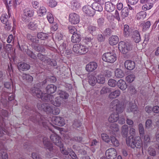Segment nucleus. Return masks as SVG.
I'll use <instances>...</instances> for the list:
<instances>
[{"label": "nucleus", "instance_id": "nucleus-1", "mask_svg": "<svg viewBox=\"0 0 159 159\" xmlns=\"http://www.w3.org/2000/svg\"><path fill=\"white\" fill-rule=\"evenodd\" d=\"M110 108L111 111H115L116 113L112 114L109 117L108 120L110 122H116L119 118V114L122 113L124 110L123 106L118 100L116 99L111 102Z\"/></svg>", "mask_w": 159, "mask_h": 159}, {"label": "nucleus", "instance_id": "nucleus-2", "mask_svg": "<svg viewBox=\"0 0 159 159\" xmlns=\"http://www.w3.org/2000/svg\"><path fill=\"white\" fill-rule=\"evenodd\" d=\"M33 95L40 98L43 101L51 102L54 98L53 95L48 93H43L37 87H34L32 90Z\"/></svg>", "mask_w": 159, "mask_h": 159}, {"label": "nucleus", "instance_id": "nucleus-3", "mask_svg": "<svg viewBox=\"0 0 159 159\" xmlns=\"http://www.w3.org/2000/svg\"><path fill=\"white\" fill-rule=\"evenodd\" d=\"M32 114L30 117V120L34 123L45 127L47 125V121L42 115L37 112L34 111L31 112Z\"/></svg>", "mask_w": 159, "mask_h": 159}, {"label": "nucleus", "instance_id": "nucleus-4", "mask_svg": "<svg viewBox=\"0 0 159 159\" xmlns=\"http://www.w3.org/2000/svg\"><path fill=\"white\" fill-rule=\"evenodd\" d=\"M133 45L128 42L121 41L119 43L118 48L122 53L126 54L132 50Z\"/></svg>", "mask_w": 159, "mask_h": 159}, {"label": "nucleus", "instance_id": "nucleus-5", "mask_svg": "<svg viewBox=\"0 0 159 159\" xmlns=\"http://www.w3.org/2000/svg\"><path fill=\"white\" fill-rule=\"evenodd\" d=\"M132 139H130L128 142L126 140L127 143L132 148H140L143 145V143L140 138L138 136L135 137L134 138L132 137Z\"/></svg>", "mask_w": 159, "mask_h": 159}, {"label": "nucleus", "instance_id": "nucleus-6", "mask_svg": "<svg viewBox=\"0 0 159 159\" xmlns=\"http://www.w3.org/2000/svg\"><path fill=\"white\" fill-rule=\"evenodd\" d=\"M73 50L77 54L83 55L88 52L89 48L80 44H76L74 45Z\"/></svg>", "mask_w": 159, "mask_h": 159}, {"label": "nucleus", "instance_id": "nucleus-7", "mask_svg": "<svg viewBox=\"0 0 159 159\" xmlns=\"http://www.w3.org/2000/svg\"><path fill=\"white\" fill-rule=\"evenodd\" d=\"M102 59L105 62L113 63L116 60V55L111 52H106L102 55Z\"/></svg>", "mask_w": 159, "mask_h": 159}, {"label": "nucleus", "instance_id": "nucleus-8", "mask_svg": "<svg viewBox=\"0 0 159 159\" xmlns=\"http://www.w3.org/2000/svg\"><path fill=\"white\" fill-rule=\"evenodd\" d=\"M37 107L39 110H43L48 113H51L52 110L53 106L48 103H38Z\"/></svg>", "mask_w": 159, "mask_h": 159}, {"label": "nucleus", "instance_id": "nucleus-9", "mask_svg": "<svg viewBox=\"0 0 159 159\" xmlns=\"http://www.w3.org/2000/svg\"><path fill=\"white\" fill-rule=\"evenodd\" d=\"M39 139L40 141H43L45 148L48 149L50 151L53 150V145L50 142L49 139L48 138L45 137H40Z\"/></svg>", "mask_w": 159, "mask_h": 159}, {"label": "nucleus", "instance_id": "nucleus-10", "mask_svg": "<svg viewBox=\"0 0 159 159\" xmlns=\"http://www.w3.org/2000/svg\"><path fill=\"white\" fill-rule=\"evenodd\" d=\"M50 139L55 145L58 147H62L63 143L61 138L58 135L56 134H52L50 135Z\"/></svg>", "mask_w": 159, "mask_h": 159}, {"label": "nucleus", "instance_id": "nucleus-11", "mask_svg": "<svg viewBox=\"0 0 159 159\" xmlns=\"http://www.w3.org/2000/svg\"><path fill=\"white\" fill-rule=\"evenodd\" d=\"M106 156L107 159H115L117 156L116 150L114 148H110L106 152Z\"/></svg>", "mask_w": 159, "mask_h": 159}, {"label": "nucleus", "instance_id": "nucleus-12", "mask_svg": "<svg viewBox=\"0 0 159 159\" xmlns=\"http://www.w3.org/2000/svg\"><path fill=\"white\" fill-rule=\"evenodd\" d=\"M82 10L85 14L90 16H93L95 14V12L93 10L92 6L91 7L86 5L83 7Z\"/></svg>", "mask_w": 159, "mask_h": 159}, {"label": "nucleus", "instance_id": "nucleus-13", "mask_svg": "<svg viewBox=\"0 0 159 159\" xmlns=\"http://www.w3.org/2000/svg\"><path fill=\"white\" fill-rule=\"evenodd\" d=\"M69 21L72 24H76L80 21V17L78 15L75 13H73L70 14L69 16Z\"/></svg>", "mask_w": 159, "mask_h": 159}, {"label": "nucleus", "instance_id": "nucleus-14", "mask_svg": "<svg viewBox=\"0 0 159 159\" xmlns=\"http://www.w3.org/2000/svg\"><path fill=\"white\" fill-rule=\"evenodd\" d=\"M52 122L55 125L62 126L64 125L65 121L64 118L59 116H56L52 119Z\"/></svg>", "mask_w": 159, "mask_h": 159}, {"label": "nucleus", "instance_id": "nucleus-15", "mask_svg": "<svg viewBox=\"0 0 159 159\" xmlns=\"http://www.w3.org/2000/svg\"><path fill=\"white\" fill-rule=\"evenodd\" d=\"M98 67L97 63L94 61L89 62L87 64L86 66V70L87 71L91 72L95 70Z\"/></svg>", "mask_w": 159, "mask_h": 159}, {"label": "nucleus", "instance_id": "nucleus-16", "mask_svg": "<svg viewBox=\"0 0 159 159\" xmlns=\"http://www.w3.org/2000/svg\"><path fill=\"white\" fill-rule=\"evenodd\" d=\"M82 35L79 31H77L76 33L73 34L71 37V41L73 43H79L81 40Z\"/></svg>", "mask_w": 159, "mask_h": 159}, {"label": "nucleus", "instance_id": "nucleus-17", "mask_svg": "<svg viewBox=\"0 0 159 159\" xmlns=\"http://www.w3.org/2000/svg\"><path fill=\"white\" fill-rule=\"evenodd\" d=\"M125 68L128 70H131L135 67V63L134 61L130 60H127L124 63Z\"/></svg>", "mask_w": 159, "mask_h": 159}, {"label": "nucleus", "instance_id": "nucleus-18", "mask_svg": "<svg viewBox=\"0 0 159 159\" xmlns=\"http://www.w3.org/2000/svg\"><path fill=\"white\" fill-rule=\"evenodd\" d=\"M133 30L130 28L128 25H125L124 26L123 34L124 36L127 37L132 34Z\"/></svg>", "mask_w": 159, "mask_h": 159}, {"label": "nucleus", "instance_id": "nucleus-19", "mask_svg": "<svg viewBox=\"0 0 159 159\" xmlns=\"http://www.w3.org/2000/svg\"><path fill=\"white\" fill-rule=\"evenodd\" d=\"M30 65L25 62H21L18 63L17 67L20 71H26L30 68Z\"/></svg>", "mask_w": 159, "mask_h": 159}, {"label": "nucleus", "instance_id": "nucleus-20", "mask_svg": "<svg viewBox=\"0 0 159 159\" xmlns=\"http://www.w3.org/2000/svg\"><path fill=\"white\" fill-rule=\"evenodd\" d=\"M57 87L53 84L48 85L45 88L46 93L49 94L53 93L56 91Z\"/></svg>", "mask_w": 159, "mask_h": 159}, {"label": "nucleus", "instance_id": "nucleus-21", "mask_svg": "<svg viewBox=\"0 0 159 159\" xmlns=\"http://www.w3.org/2000/svg\"><path fill=\"white\" fill-rule=\"evenodd\" d=\"M119 38L116 35H112L109 39V42L111 45H116L119 42Z\"/></svg>", "mask_w": 159, "mask_h": 159}, {"label": "nucleus", "instance_id": "nucleus-22", "mask_svg": "<svg viewBox=\"0 0 159 159\" xmlns=\"http://www.w3.org/2000/svg\"><path fill=\"white\" fill-rule=\"evenodd\" d=\"M97 28L95 26L90 25L87 28V31L93 36L97 34Z\"/></svg>", "mask_w": 159, "mask_h": 159}, {"label": "nucleus", "instance_id": "nucleus-23", "mask_svg": "<svg viewBox=\"0 0 159 159\" xmlns=\"http://www.w3.org/2000/svg\"><path fill=\"white\" fill-rule=\"evenodd\" d=\"M118 87L121 90H124L127 88V86L125 81L120 79L117 82Z\"/></svg>", "mask_w": 159, "mask_h": 159}, {"label": "nucleus", "instance_id": "nucleus-24", "mask_svg": "<svg viewBox=\"0 0 159 159\" xmlns=\"http://www.w3.org/2000/svg\"><path fill=\"white\" fill-rule=\"evenodd\" d=\"M140 25L142 26V31L143 32H145L150 28L151 23L150 21H147L146 22L144 21L141 22Z\"/></svg>", "mask_w": 159, "mask_h": 159}, {"label": "nucleus", "instance_id": "nucleus-25", "mask_svg": "<svg viewBox=\"0 0 159 159\" xmlns=\"http://www.w3.org/2000/svg\"><path fill=\"white\" fill-rule=\"evenodd\" d=\"M32 48L36 51L40 53L44 52L45 51V49L42 45L39 44L36 45H34Z\"/></svg>", "mask_w": 159, "mask_h": 159}, {"label": "nucleus", "instance_id": "nucleus-26", "mask_svg": "<svg viewBox=\"0 0 159 159\" xmlns=\"http://www.w3.org/2000/svg\"><path fill=\"white\" fill-rule=\"evenodd\" d=\"M8 16L7 14H4L2 15L1 16V22L3 24L7 23L10 21L8 19L10 18V14L9 13L8 11Z\"/></svg>", "mask_w": 159, "mask_h": 159}, {"label": "nucleus", "instance_id": "nucleus-27", "mask_svg": "<svg viewBox=\"0 0 159 159\" xmlns=\"http://www.w3.org/2000/svg\"><path fill=\"white\" fill-rule=\"evenodd\" d=\"M105 8L107 12H111L114 10V7L111 2H108L105 3Z\"/></svg>", "mask_w": 159, "mask_h": 159}, {"label": "nucleus", "instance_id": "nucleus-28", "mask_svg": "<svg viewBox=\"0 0 159 159\" xmlns=\"http://www.w3.org/2000/svg\"><path fill=\"white\" fill-rule=\"evenodd\" d=\"M38 22L37 20L30 22L28 25V28L31 30H36L38 28Z\"/></svg>", "mask_w": 159, "mask_h": 159}, {"label": "nucleus", "instance_id": "nucleus-29", "mask_svg": "<svg viewBox=\"0 0 159 159\" xmlns=\"http://www.w3.org/2000/svg\"><path fill=\"white\" fill-rule=\"evenodd\" d=\"M93 10L99 12L102 11L103 8L102 5L97 2H94L92 5Z\"/></svg>", "mask_w": 159, "mask_h": 159}, {"label": "nucleus", "instance_id": "nucleus-30", "mask_svg": "<svg viewBox=\"0 0 159 159\" xmlns=\"http://www.w3.org/2000/svg\"><path fill=\"white\" fill-rule=\"evenodd\" d=\"M61 101L62 98L59 97H57L55 98L54 100L52 99L51 102L55 106L59 107L61 105Z\"/></svg>", "mask_w": 159, "mask_h": 159}, {"label": "nucleus", "instance_id": "nucleus-31", "mask_svg": "<svg viewBox=\"0 0 159 159\" xmlns=\"http://www.w3.org/2000/svg\"><path fill=\"white\" fill-rule=\"evenodd\" d=\"M37 37L39 39L41 40H45L48 39L49 37V34L43 32L38 33L37 35Z\"/></svg>", "mask_w": 159, "mask_h": 159}, {"label": "nucleus", "instance_id": "nucleus-32", "mask_svg": "<svg viewBox=\"0 0 159 159\" xmlns=\"http://www.w3.org/2000/svg\"><path fill=\"white\" fill-rule=\"evenodd\" d=\"M146 13L145 11H141L137 14L136 18L138 20H142L146 17Z\"/></svg>", "mask_w": 159, "mask_h": 159}, {"label": "nucleus", "instance_id": "nucleus-33", "mask_svg": "<svg viewBox=\"0 0 159 159\" xmlns=\"http://www.w3.org/2000/svg\"><path fill=\"white\" fill-rule=\"evenodd\" d=\"M129 11V10L127 8H125V9L121 10L120 12V15L122 20L128 16Z\"/></svg>", "mask_w": 159, "mask_h": 159}, {"label": "nucleus", "instance_id": "nucleus-34", "mask_svg": "<svg viewBox=\"0 0 159 159\" xmlns=\"http://www.w3.org/2000/svg\"><path fill=\"white\" fill-rule=\"evenodd\" d=\"M129 107L127 109V111L128 112H134L137 110V107L135 104L131 102H129Z\"/></svg>", "mask_w": 159, "mask_h": 159}, {"label": "nucleus", "instance_id": "nucleus-35", "mask_svg": "<svg viewBox=\"0 0 159 159\" xmlns=\"http://www.w3.org/2000/svg\"><path fill=\"white\" fill-rule=\"evenodd\" d=\"M3 95L5 96V97L6 98L7 97L8 100L10 101L13 100L15 97L14 94L12 93L3 92L2 93V96H3Z\"/></svg>", "mask_w": 159, "mask_h": 159}, {"label": "nucleus", "instance_id": "nucleus-36", "mask_svg": "<svg viewBox=\"0 0 159 159\" xmlns=\"http://www.w3.org/2000/svg\"><path fill=\"white\" fill-rule=\"evenodd\" d=\"M118 125L116 124H111L110 126L109 130L111 131L113 134L119 130Z\"/></svg>", "mask_w": 159, "mask_h": 159}, {"label": "nucleus", "instance_id": "nucleus-37", "mask_svg": "<svg viewBox=\"0 0 159 159\" xmlns=\"http://www.w3.org/2000/svg\"><path fill=\"white\" fill-rule=\"evenodd\" d=\"M21 77L23 80L29 82H31L33 80V77L29 74H23Z\"/></svg>", "mask_w": 159, "mask_h": 159}, {"label": "nucleus", "instance_id": "nucleus-38", "mask_svg": "<svg viewBox=\"0 0 159 159\" xmlns=\"http://www.w3.org/2000/svg\"><path fill=\"white\" fill-rule=\"evenodd\" d=\"M58 94L59 95L62 99H68L69 95L66 92L62 90H59L58 91Z\"/></svg>", "mask_w": 159, "mask_h": 159}, {"label": "nucleus", "instance_id": "nucleus-39", "mask_svg": "<svg viewBox=\"0 0 159 159\" xmlns=\"http://www.w3.org/2000/svg\"><path fill=\"white\" fill-rule=\"evenodd\" d=\"M120 93L119 90H116L111 92L109 95V97L110 98H115L119 96Z\"/></svg>", "mask_w": 159, "mask_h": 159}, {"label": "nucleus", "instance_id": "nucleus-40", "mask_svg": "<svg viewBox=\"0 0 159 159\" xmlns=\"http://www.w3.org/2000/svg\"><path fill=\"white\" fill-rule=\"evenodd\" d=\"M128 128L127 125H124L122 127V134L124 137H126L128 133Z\"/></svg>", "mask_w": 159, "mask_h": 159}, {"label": "nucleus", "instance_id": "nucleus-41", "mask_svg": "<svg viewBox=\"0 0 159 159\" xmlns=\"http://www.w3.org/2000/svg\"><path fill=\"white\" fill-rule=\"evenodd\" d=\"M124 75V73L120 69H117L115 71V75L117 78H121L123 77Z\"/></svg>", "mask_w": 159, "mask_h": 159}, {"label": "nucleus", "instance_id": "nucleus-42", "mask_svg": "<svg viewBox=\"0 0 159 159\" xmlns=\"http://www.w3.org/2000/svg\"><path fill=\"white\" fill-rule=\"evenodd\" d=\"M24 13L25 15L27 16L29 18L33 16L34 13V11L32 9H26L24 11Z\"/></svg>", "mask_w": 159, "mask_h": 159}, {"label": "nucleus", "instance_id": "nucleus-43", "mask_svg": "<svg viewBox=\"0 0 159 159\" xmlns=\"http://www.w3.org/2000/svg\"><path fill=\"white\" fill-rule=\"evenodd\" d=\"M139 132L141 137H143L145 134V130L143 125L140 123L138 125Z\"/></svg>", "mask_w": 159, "mask_h": 159}, {"label": "nucleus", "instance_id": "nucleus-44", "mask_svg": "<svg viewBox=\"0 0 159 159\" xmlns=\"http://www.w3.org/2000/svg\"><path fill=\"white\" fill-rule=\"evenodd\" d=\"M88 82L90 85L94 86L97 82L96 78L93 75L90 76L89 77Z\"/></svg>", "mask_w": 159, "mask_h": 159}, {"label": "nucleus", "instance_id": "nucleus-45", "mask_svg": "<svg viewBox=\"0 0 159 159\" xmlns=\"http://www.w3.org/2000/svg\"><path fill=\"white\" fill-rule=\"evenodd\" d=\"M96 78V81L99 84H103L105 82V78L102 75H99Z\"/></svg>", "mask_w": 159, "mask_h": 159}, {"label": "nucleus", "instance_id": "nucleus-46", "mask_svg": "<svg viewBox=\"0 0 159 159\" xmlns=\"http://www.w3.org/2000/svg\"><path fill=\"white\" fill-rule=\"evenodd\" d=\"M144 140V145L145 148H147L150 142V138L148 135H145Z\"/></svg>", "mask_w": 159, "mask_h": 159}, {"label": "nucleus", "instance_id": "nucleus-47", "mask_svg": "<svg viewBox=\"0 0 159 159\" xmlns=\"http://www.w3.org/2000/svg\"><path fill=\"white\" fill-rule=\"evenodd\" d=\"M101 137L102 139L104 141L108 143H110L111 137L109 138L107 134L102 133L101 134Z\"/></svg>", "mask_w": 159, "mask_h": 159}, {"label": "nucleus", "instance_id": "nucleus-48", "mask_svg": "<svg viewBox=\"0 0 159 159\" xmlns=\"http://www.w3.org/2000/svg\"><path fill=\"white\" fill-rule=\"evenodd\" d=\"M26 52L27 54L30 58L34 59L37 58L36 56L30 50L27 49Z\"/></svg>", "mask_w": 159, "mask_h": 159}, {"label": "nucleus", "instance_id": "nucleus-49", "mask_svg": "<svg viewBox=\"0 0 159 159\" xmlns=\"http://www.w3.org/2000/svg\"><path fill=\"white\" fill-rule=\"evenodd\" d=\"M110 143H111L114 146L117 147L119 145L118 140L114 137H111Z\"/></svg>", "mask_w": 159, "mask_h": 159}, {"label": "nucleus", "instance_id": "nucleus-50", "mask_svg": "<svg viewBox=\"0 0 159 159\" xmlns=\"http://www.w3.org/2000/svg\"><path fill=\"white\" fill-rule=\"evenodd\" d=\"M37 58L43 62H45L47 61V57L41 53H39L37 55Z\"/></svg>", "mask_w": 159, "mask_h": 159}, {"label": "nucleus", "instance_id": "nucleus-51", "mask_svg": "<svg viewBox=\"0 0 159 159\" xmlns=\"http://www.w3.org/2000/svg\"><path fill=\"white\" fill-rule=\"evenodd\" d=\"M47 62L48 65L52 66H55L57 65V62L55 60L48 58L47 60Z\"/></svg>", "mask_w": 159, "mask_h": 159}, {"label": "nucleus", "instance_id": "nucleus-52", "mask_svg": "<svg viewBox=\"0 0 159 159\" xmlns=\"http://www.w3.org/2000/svg\"><path fill=\"white\" fill-rule=\"evenodd\" d=\"M93 40V38L91 37L86 36L85 39H84V42L86 44H92V41Z\"/></svg>", "mask_w": 159, "mask_h": 159}, {"label": "nucleus", "instance_id": "nucleus-53", "mask_svg": "<svg viewBox=\"0 0 159 159\" xmlns=\"http://www.w3.org/2000/svg\"><path fill=\"white\" fill-rule=\"evenodd\" d=\"M0 151V159H8L7 154L5 151L1 150Z\"/></svg>", "mask_w": 159, "mask_h": 159}, {"label": "nucleus", "instance_id": "nucleus-54", "mask_svg": "<svg viewBox=\"0 0 159 159\" xmlns=\"http://www.w3.org/2000/svg\"><path fill=\"white\" fill-rule=\"evenodd\" d=\"M31 42H32L31 46L32 47L34 45L39 44V40L38 38H36V37H34L33 38V39H32Z\"/></svg>", "mask_w": 159, "mask_h": 159}, {"label": "nucleus", "instance_id": "nucleus-55", "mask_svg": "<svg viewBox=\"0 0 159 159\" xmlns=\"http://www.w3.org/2000/svg\"><path fill=\"white\" fill-rule=\"evenodd\" d=\"M135 78V76L134 75H130L126 77V80L128 82L131 83L134 81Z\"/></svg>", "mask_w": 159, "mask_h": 159}, {"label": "nucleus", "instance_id": "nucleus-56", "mask_svg": "<svg viewBox=\"0 0 159 159\" xmlns=\"http://www.w3.org/2000/svg\"><path fill=\"white\" fill-rule=\"evenodd\" d=\"M108 84L109 86L113 87L117 84V82L115 80L111 79L109 80Z\"/></svg>", "mask_w": 159, "mask_h": 159}, {"label": "nucleus", "instance_id": "nucleus-57", "mask_svg": "<svg viewBox=\"0 0 159 159\" xmlns=\"http://www.w3.org/2000/svg\"><path fill=\"white\" fill-rule=\"evenodd\" d=\"M70 3L73 7L75 8H78L80 7V3L76 0H71Z\"/></svg>", "mask_w": 159, "mask_h": 159}, {"label": "nucleus", "instance_id": "nucleus-58", "mask_svg": "<svg viewBox=\"0 0 159 159\" xmlns=\"http://www.w3.org/2000/svg\"><path fill=\"white\" fill-rule=\"evenodd\" d=\"M57 107H54L53 106L52 110V111L51 112V113L55 115H57L60 112V109Z\"/></svg>", "mask_w": 159, "mask_h": 159}, {"label": "nucleus", "instance_id": "nucleus-59", "mask_svg": "<svg viewBox=\"0 0 159 159\" xmlns=\"http://www.w3.org/2000/svg\"><path fill=\"white\" fill-rule=\"evenodd\" d=\"M114 17L119 22L121 21L122 20L120 16L119 13L116 10L115 11V12L114 15Z\"/></svg>", "mask_w": 159, "mask_h": 159}, {"label": "nucleus", "instance_id": "nucleus-60", "mask_svg": "<svg viewBox=\"0 0 159 159\" xmlns=\"http://www.w3.org/2000/svg\"><path fill=\"white\" fill-rule=\"evenodd\" d=\"M152 126V120L149 119H147L145 122V126L146 129H149Z\"/></svg>", "mask_w": 159, "mask_h": 159}, {"label": "nucleus", "instance_id": "nucleus-61", "mask_svg": "<svg viewBox=\"0 0 159 159\" xmlns=\"http://www.w3.org/2000/svg\"><path fill=\"white\" fill-rule=\"evenodd\" d=\"M68 29L69 32L71 34H75V33H76L77 31L76 28L74 26H68Z\"/></svg>", "mask_w": 159, "mask_h": 159}, {"label": "nucleus", "instance_id": "nucleus-62", "mask_svg": "<svg viewBox=\"0 0 159 159\" xmlns=\"http://www.w3.org/2000/svg\"><path fill=\"white\" fill-rule=\"evenodd\" d=\"M148 152L151 156H155L156 155V152L154 148H149L148 149Z\"/></svg>", "mask_w": 159, "mask_h": 159}, {"label": "nucleus", "instance_id": "nucleus-63", "mask_svg": "<svg viewBox=\"0 0 159 159\" xmlns=\"http://www.w3.org/2000/svg\"><path fill=\"white\" fill-rule=\"evenodd\" d=\"M47 17L48 21L50 23H53L54 19L53 16L52 14L50 12H48L47 14Z\"/></svg>", "mask_w": 159, "mask_h": 159}, {"label": "nucleus", "instance_id": "nucleus-64", "mask_svg": "<svg viewBox=\"0 0 159 159\" xmlns=\"http://www.w3.org/2000/svg\"><path fill=\"white\" fill-rule=\"evenodd\" d=\"M57 4V2L54 0H49L48 3L49 6L51 7H55Z\"/></svg>", "mask_w": 159, "mask_h": 159}]
</instances>
